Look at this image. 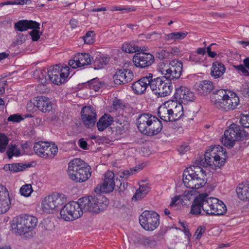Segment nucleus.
Instances as JSON below:
<instances>
[{"label":"nucleus","mask_w":249,"mask_h":249,"mask_svg":"<svg viewBox=\"0 0 249 249\" xmlns=\"http://www.w3.org/2000/svg\"><path fill=\"white\" fill-rule=\"evenodd\" d=\"M226 151L218 145H215L205 152L204 158L198 157L194 163L199 167H220L225 162Z\"/></svg>","instance_id":"nucleus-1"},{"label":"nucleus","mask_w":249,"mask_h":249,"mask_svg":"<svg viewBox=\"0 0 249 249\" xmlns=\"http://www.w3.org/2000/svg\"><path fill=\"white\" fill-rule=\"evenodd\" d=\"M183 182L187 188L193 190L198 189L207 183L206 174L200 167L196 165L187 168L184 171Z\"/></svg>","instance_id":"nucleus-2"},{"label":"nucleus","mask_w":249,"mask_h":249,"mask_svg":"<svg viewBox=\"0 0 249 249\" xmlns=\"http://www.w3.org/2000/svg\"><path fill=\"white\" fill-rule=\"evenodd\" d=\"M69 177L76 182L87 181L91 175L90 167L80 159H74L68 164Z\"/></svg>","instance_id":"nucleus-3"},{"label":"nucleus","mask_w":249,"mask_h":249,"mask_svg":"<svg viewBox=\"0 0 249 249\" xmlns=\"http://www.w3.org/2000/svg\"><path fill=\"white\" fill-rule=\"evenodd\" d=\"M158 114L165 122L176 121L184 114L183 106L177 101H168L159 108Z\"/></svg>","instance_id":"nucleus-4"},{"label":"nucleus","mask_w":249,"mask_h":249,"mask_svg":"<svg viewBox=\"0 0 249 249\" xmlns=\"http://www.w3.org/2000/svg\"><path fill=\"white\" fill-rule=\"evenodd\" d=\"M38 222L36 217L28 214L17 216L13 221L12 231L19 235L24 234L35 229Z\"/></svg>","instance_id":"nucleus-5"},{"label":"nucleus","mask_w":249,"mask_h":249,"mask_svg":"<svg viewBox=\"0 0 249 249\" xmlns=\"http://www.w3.org/2000/svg\"><path fill=\"white\" fill-rule=\"evenodd\" d=\"M79 203H81L83 212L98 213L107 207L109 202L107 198L103 196H89L80 198Z\"/></svg>","instance_id":"nucleus-6"},{"label":"nucleus","mask_w":249,"mask_h":249,"mask_svg":"<svg viewBox=\"0 0 249 249\" xmlns=\"http://www.w3.org/2000/svg\"><path fill=\"white\" fill-rule=\"evenodd\" d=\"M182 63L178 60H173L169 64L161 62L157 66V70L164 75L167 79L173 80L180 77L182 71Z\"/></svg>","instance_id":"nucleus-7"},{"label":"nucleus","mask_w":249,"mask_h":249,"mask_svg":"<svg viewBox=\"0 0 249 249\" xmlns=\"http://www.w3.org/2000/svg\"><path fill=\"white\" fill-rule=\"evenodd\" d=\"M245 136L246 132L243 129L236 124H232L225 130L221 141L225 146L231 148L235 144V141L240 140Z\"/></svg>","instance_id":"nucleus-8"},{"label":"nucleus","mask_w":249,"mask_h":249,"mask_svg":"<svg viewBox=\"0 0 249 249\" xmlns=\"http://www.w3.org/2000/svg\"><path fill=\"white\" fill-rule=\"evenodd\" d=\"M83 213V210L79 203V199L77 202L71 201L65 204L60 212L61 218L66 221L78 218Z\"/></svg>","instance_id":"nucleus-9"},{"label":"nucleus","mask_w":249,"mask_h":249,"mask_svg":"<svg viewBox=\"0 0 249 249\" xmlns=\"http://www.w3.org/2000/svg\"><path fill=\"white\" fill-rule=\"evenodd\" d=\"M64 198L60 194L54 193L45 196L41 201V209L46 213L58 211L64 204Z\"/></svg>","instance_id":"nucleus-10"},{"label":"nucleus","mask_w":249,"mask_h":249,"mask_svg":"<svg viewBox=\"0 0 249 249\" xmlns=\"http://www.w3.org/2000/svg\"><path fill=\"white\" fill-rule=\"evenodd\" d=\"M139 221L143 229L146 231H153L160 224V215L154 211L145 210L140 215Z\"/></svg>","instance_id":"nucleus-11"},{"label":"nucleus","mask_w":249,"mask_h":249,"mask_svg":"<svg viewBox=\"0 0 249 249\" xmlns=\"http://www.w3.org/2000/svg\"><path fill=\"white\" fill-rule=\"evenodd\" d=\"M69 71L70 68L67 66L62 67L56 65L50 68L48 71L49 81L57 85L65 83L68 80Z\"/></svg>","instance_id":"nucleus-12"},{"label":"nucleus","mask_w":249,"mask_h":249,"mask_svg":"<svg viewBox=\"0 0 249 249\" xmlns=\"http://www.w3.org/2000/svg\"><path fill=\"white\" fill-rule=\"evenodd\" d=\"M115 185L121 186V181L117 178L115 180L114 173L112 171H108L104 174L103 183L98 184L95 188L94 191L97 194L109 193L114 190Z\"/></svg>","instance_id":"nucleus-13"},{"label":"nucleus","mask_w":249,"mask_h":249,"mask_svg":"<svg viewBox=\"0 0 249 249\" xmlns=\"http://www.w3.org/2000/svg\"><path fill=\"white\" fill-rule=\"evenodd\" d=\"M150 81V88L155 95L159 97H165L172 92V84L163 80V78L157 77L153 79L152 77Z\"/></svg>","instance_id":"nucleus-14"},{"label":"nucleus","mask_w":249,"mask_h":249,"mask_svg":"<svg viewBox=\"0 0 249 249\" xmlns=\"http://www.w3.org/2000/svg\"><path fill=\"white\" fill-rule=\"evenodd\" d=\"M81 120L87 128H91L95 125L97 121L96 112L92 106H85L81 111Z\"/></svg>","instance_id":"nucleus-15"},{"label":"nucleus","mask_w":249,"mask_h":249,"mask_svg":"<svg viewBox=\"0 0 249 249\" xmlns=\"http://www.w3.org/2000/svg\"><path fill=\"white\" fill-rule=\"evenodd\" d=\"M154 61V56L149 53H138L133 58L134 64L139 68H143L152 65Z\"/></svg>","instance_id":"nucleus-16"},{"label":"nucleus","mask_w":249,"mask_h":249,"mask_svg":"<svg viewBox=\"0 0 249 249\" xmlns=\"http://www.w3.org/2000/svg\"><path fill=\"white\" fill-rule=\"evenodd\" d=\"M133 78V72L128 69L119 70L113 77L114 82L118 85L125 84L131 81Z\"/></svg>","instance_id":"nucleus-17"},{"label":"nucleus","mask_w":249,"mask_h":249,"mask_svg":"<svg viewBox=\"0 0 249 249\" xmlns=\"http://www.w3.org/2000/svg\"><path fill=\"white\" fill-rule=\"evenodd\" d=\"M174 96L177 100L184 104L188 102H192L195 97L193 92L187 87L182 86L176 89Z\"/></svg>","instance_id":"nucleus-18"},{"label":"nucleus","mask_w":249,"mask_h":249,"mask_svg":"<svg viewBox=\"0 0 249 249\" xmlns=\"http://www.w3.org/2000/svg\"><path fill=\"white\" fill-rule=\"evenodd\" d=\"M153 77L152 73H148L146 76L141 78L137 81L134 82L132 85L134 92L137 94L143 93L147 88L150 87V80Z\"/></svg>","instance_id":"nucleus-19"},{"label":"nucleus","mask_w":249,"mask_h":249,"mask_svg":"<svg viewBox=\"0 0 249 249\" xmlns=\"http://www.w3.org/2000/svg\"><path fill=\"white\" fill-rule=\"evenodd\" d=\"M11 205L9 192L3 185L0 184V214L7 212Z\"/></svg>","instance_id":"nucleus-20"},{"label":"nucleus","mask_w":249,"mask_h":249,"mask_svg":"<svg viewBox=\"0 0 249 249\" xmlns=\"http://www.w3.org/2000/svg\"><path fill=\"white\" fill-rule=\"evenodd\" d=\"M224 89H220L218 90L214 98L212 99V102L215 107L225 111H229L227 102L224 96L221 95L220 93L224 94Z\"/></svg>","instance_id":"nucleus-21"},{"label":"nucleus","mask_w":249,"mask_h":249,"mask_svg":"<svg viewBox=\"0 0 249 249\" xmlns=\"http://www.w3.org/2000/svg\"><path fill=\"white\" fill-rule=\"evenodd\" d=\"M154 116L147 113L142 114L139 116L137 119V125L142 133L145 134V131L147 129Z\"/></svg>","instance_id":"nucleus-22"},{"label":"nucleus","mask_w":249,"mask_h":249,"mask_svg":"<svg viewBox=\"0 0 249 249\" xmlns=\"http://www.w3.org/2000/svg\"><path fill=\"white\" fill-rule=\"evenodd\" d=\"M224 94L220 93L221 95L225 97L227 102L229 110H233L236 108L239 104V98L235 92L224 89Z\"/></svg>","instance_id":"nucleus-23"},{"label":"nucleus","mask_w":249,"mask_h":249,"mask_svg":"<svg viewBox=\"0 0 249 249\" xmlns=\"http://www.w3.org/2000/svg\"><path fill=\"white\" fill-rule=\"evenodd\" d=\"M35 105L43 113L49 112L52 109V103L50 99L44 96L37 97Z\"/></svg>","instance_id":"nucleus-24"},{"label":"nucleus","mask_w":249,"mask_h":249,"mask_svg":"<svg viewBox=\"0 0 249 249\" xmlns=\"http://www.w3.org/2000/svg\"><path fill=\"white\" fill-rule=\"evenodd\" d=\"M162 129V124L161 122L158 118L154 116L147 129L145 131L144 135L153 136L160 133Z\"/></svg>","instance_id":"nucleus-25"},{"label":"nucleus","mask_w":249,"mask_h":249,"mask_svg":"<svg viewBox=\"0 0 249 249\" xmlns=\"http://www.w3.org/2000/svg\"><path fill=\"white\" fill-rule=\"evenodd\" d=\"M203 198L202 210L208 215H213L214 204H215L216 198L215 197H209L207 194H201Z\"/></svg>","instance_id":"nucleus-26"},{"label":"nucleus","mask_w":249,"mask_h":249,"mask_svg":"<svg viewBox=\"0 0 249 249\" xmlns=\"http://www.w3.org/2000/svg\"><path fill=\"white\" fill-rule=\"evenodd\" d=\"M195 86L197 92L203 96L207 95L213 89V84L209 80L201 81L196 83Z\"/></svg>","instance_id":"nucleus-27"},{"label":"nucleus","mask_w":249,"mask_h":249,"mask_svg":"<svg viewBox=\"0 0 249 249\" xmlns=\"http://www.w3.org/2000/svg\"><path fill=\"white\" fill-rule=\"evenodd\" d=\"M38 23L35 21L21 20L15 23V28L19 31L23 32L31 28H37Z\"/></svg>","instance_id":"nucleus-28"},{"label":"nucleus","mask_w":249,"mask_h":249,"mask_svg":"<svg viewBox=\"0 0 249 249\" xmlns=\"http://www.w3.org/2000/svg\"><path fill=\"white\" fill-rule=\"evenodd\" d=\"M48 72L43 69H37L34 72V77L37 80L40 84L37 87V90H39L41 86L44 87L49 82V79L46 78Z\"/></svg>","instance_id":"nucleus-29"},{"label":"nucleus","mask_w":249,"mask_h":249,"mask_svg":"<svg viewBox=\"0 0 249 249\" xmlns=\"http://www.w3.org/2000/svg\"><path fill=\"white\" fill-rule=\"evenodd\" d=\"M236 193L241 200H249V182L239 184L236 188Z\"/></svg>","instance_id":"nucleus-30"},{"label":"nucleus","mask_w":249,"mask_h":249,"mask_svg":"<svg viewBox=\"0 0 249 249\" xmlns=\"http://www.w3.org/2000/svg\"><path fill=\"white\" fill-rule=\"evenodd\" d=\"M113 121V118L110 115L105 114L102 116L97 123L98 129L102 131L110 125Z\"/></svg>","instance_id":"nucleus-31"},{"label":"nucleus","mask_w":249,"mask_h":249,"mask_svg":"<svg viewBox=\"0 0 249 249\" xmlns=\"http://www.w3.org/2000/svg\"><path fill=\"white\" fill-rule=\"evenodd\" d=\"M226 68L224 65L218 61H215L213 64L211 75L215 78L221 76L225 72Z\"/></svg>","instance_id":"nucleus-32"},{"label":"nucleus","mask_w":249,"mask_h":249,"mask_svg":"<svg viewBox=\"0 0 249 249\" xmlns=\"http://www.w3.org/2000/svg\"><path fill=\"white\" fill-rule=\"evenodd\" d=\"M201 194L196 196L191 206V213L195 215H198L201 213L202 209V201Z\"/></svg>","instance_id":"nucleus-33"},{"label":"nucleus","mask_w":249,"mask_h":249,"mask_svg":"<svg viewBox=\"0 0 249 249\" xmlns=\"http://www.w3.org/2000/svg\"><path fill=\"white\" fill-rule=\"evenodd\" d=\"M77 54L80 67L89 65L93 61V57L89 53H78Z\"/></svg>","instance_id":"nucleus-34"},{"label":"nucleus","mask_w":249,"mask_h":249,"mask_svg":"<svg viewBox=\"0 0 249 249\" xmlns=\"http://www.w3.org/2000/svg\"><path fill=\"white\" fill-rule=\"evenodd\" d=\"M213 209H212L213 215H223L227 211V208L225 204L221 200L216 198Z\"/></svg>","instance_id":"nucleus-35"},{"label":"nucleus","mask_w":249,"mask_h":249,"mask_svg":"<svg viewBox=\"0 0 249 249\" xmlns=\"http://www.w3.org/2000/svg\"><path fill=\"white\" fill-rule=\"evenodd\" d=\"M58 153V148L54 144L50 145L49 143L48 148H46L45 151H44L43 154L41 157L43 158H53Z\"/></svg>","instance_id":"nucleus-36"},{"label":"nucleus","mask_w":249,"mask_h":249,"mask_svg":"<svg viewBox=\"0 0 249 249\" xmlns=\"http://www.w3.org/2000/svg\"><path fill=\"white\" fill-rule=\"evenodd\" d=\"M187 32H174L164 36V39L167 41L169 40H179L184 39L187 35Z\"/></svg>","instance_id":"nucleus-37"},{"label":"nucleus","mask_w":249,"mask_h":249,"mask_svg":"<svg viewBox=\"0 0 249 249\" xmlns=\"http://www.w3.org/2000/svg\"><path fill=\"white\" fill-rule=\"evenodd\" d=\"M150 188L147 185H140L137 190L135 195L132 197V200H138L143 198L149 192Z\"/></svg>","instance_id":"nucleus-38"},{"label":"nucleus","mask_w":249,"mask_h":249,"mask_svg":"<svg viewBox=\"0 0 249 249\" xmlns=\"http://www.w3.org/2000/svg\"><path fill=\"white\" fill-rule=\"evenodd\" d=\"M49 143L45 142H39L35 143L34 146V149L36 153L39 157H41L44 151L46 148H48Z\"/></svg>","instance_id":"nucleus-39"},{"label":"nucleus","mask_w":249,"mask_h":249,"mask_svg":"<svg viewBox=\"0 0 249 249\" xmlns=\"http://www.w3.org/2000/svg\"><path fill=\"white\" fill-rule=\"evenodd\" d=\"M26 167H27V166L25 164L21 163H17L6 165L4 168L6 170H8L14 173H16L23 171Z\"/></svg>","instance_id":"nucleus-40"},{"label":"nucleus","mask_w":249,"mask_h":249,"mask_svg":"<svg viewBox=\"0 0 249 249\" xmlns=\"http://www.w3.org/2000/svg\"><path fill=\"white\" fill-rule=\"evenodd\" d=\"M122 50L127 53H133L139 51L140 48L133 42H127L123 44Z\"/></svg>","instance_id":"nucleus-41"},{"label":"nucleus","mask_w":249,"mask_h":249,"mask_svg":"<svg viewBox=\"0 0 249 249\" xmlns=\"http://www.w3.org/2000/svg\"><path fill=\"white\" fill-rule=\"evenodd\" d=\"M33 192L32 186L31 184H26L21 186L19 192L21 196L25 197H29Z\"/></svg>","instance_id":"nucleus-42"},{"label":"nucleus","mask_w":249,"mask_h":249,"mask_svg":"<svg viewBox=\"0 0 249 249\" xmlns=\"http://www.w3.org/2000/svg\"><path fill=\"white\" fill-rule=\"evenodd\" d=\"M7 155L9 159H11L13 156H19L20 155V150L16 145H11L8 149Z\"/></svg>","instance_id":"nucleus-43"},{"label":"nucleus","mask_w":249,"mask_h":249,"mask_svg":"<svg viewBox=\"0 0 249 249\" xmlns=\"http://www.w3.org/2000/svg\"><path fill=\"white\" fill-rule=\"evenodd\" d=\"M9 142V139L4 134H0V153L4 152Z\"/></svg>","instance_id":"nucleus-44"},{"label":"nucleus","mask_w":249,"mask_h":249,"mask_svg":"<svg viewBox=\"0 0 249 249\" xmlns=\"http://www.w3.org/2000/svg\"><path fill=\"white\" fill-rule=\"evenodd\" d=\"M88 86L89 88L93 89L94 90L96 91L101 88V84L98 79L94 78L87 82L86 87Z\"/></svg>","instance_id":"nucleus-45"},{"label":"nucleus","mask_w":249,"mask_h":249,"mask_svg":"<svg viewBox=\"0 0 249 249\" xmlns=\"http://www.w3.org/2000/svg\"><path fill=\"white\" fill-rule=\"evenodd\" d=\"M32 30L29 33L33 41H37L40 38L42 33L39 31L40 29V24L38 23V27L37 28H31Z\"/></svg>","instance_id":"nucleus-46"},{"label":"nucleus","mask_w":249,"mask_h":249,"mask_svg":"<svg viewBox=\"0 0 249 249\" xmlns=\"http://www.w3.org/2000/svg\"><path fill=\"white\" fill-rule=\"evenodd\" d=\"M108 62V58L107 57H99L95 60L94 62V66L97 67V69H101L103 68Z\"/></svg>","instance_id":"nucleus-47"},{"label":"nucleus","mask_w":249,"mask_h":249,"mask_svg":"<svg viewBox=\"0 0 249 249\" xmlns=\"http://www.w3.org/2000/svg\"><path fill=\"white\" fill-rule=\"evenodd\" d=\"M183 199L181 195L176 196L172 198L171 203L169 205V208H173L178 205L179 204H182Z\"/></svg>","instance_id":"nucleus-48"},{"label":"nucleus","mask_w":249,"mask_h":249,"mask_svg":"<svg viewBox=\"0 0 249 249\" xmlns=\"http://www.w3.org/2000/svg\"><path fill=\"white\" fill-rule=\"evenodd\" d=\"M156 57L160 60L169 57V53L168 50L162 49L157 51L156 53Z\"/></svg>","instance_id":"nucleus-49"},{"label":"nucleus","mask_w":249,"mask_h":249,"mask_svg":"<svg viewBox=\"0 0 249 249\" xmlns=\"http://www.w3.org/2000/svg\"><path fill=\"white\" fill-rule=\"evenodd\" d=\"M93 35V31H89L87 32L85 36L83 37L85 43L89 44L93 43L94 42Z\"/></svg>","instance_id":"nucleus-50"},{"label":"nucleus","mask_w":249,"mask_h":249,"mask_svg":"<svg viewBox=\"0 0 249 249\" xmlns=\"http://www.w3.org/2000/svg\"><path fill=\"white\" fill-rule=\"evenodd\" d=\"M112 106L116 110H123L125 107V105L123 101L119 99H115L113 102Z\"/></svg>","instance_id":"nucleus-51"},{"label":"nucleus","mask_w":249,"mask_h":249,"mask_svg":"<svg viewBox=\"0 0 249 249\" xmlns=\"http://www.w3.org/2000/svg\"><path fill=\"white\" fill-rule=\"evenodd\" d=\"M240 123L244 127H249V114L243 115L240 120Z\"/></svg>","instance_id":"nucleus-52"},{"label":"nucleus","mask_w":249,"mask_h":249,"mask_svg":"<svg viewBox=\"0 0 249 249\" xmlns=\"http://www.w3.org/2000/svg\"><path fill=\"white\" fill-rule=\"evenodd\" d=\"M22 120H23V118L20 115L18 114L11 115L7 119V120L9 122L16 123L20 122Z\"/></svg>","instance_id":"nucleus-53"},{"label":"nucleus","mask_w":249,"mask_h":249,"mask_svg":"<svg viewBox=\"0 0 249 249\" xmlns=\"http://www.w3.org/2000/svg\"><path fill=\"white\" fill-rule=\"evenodd\" d=\"M77 54H76L72 59L69 60V65L72 68L76 69L80 67L78 62Z\"/></svg>","instance_id":"nucleus-54"},{"label":"nucleus","mask_w":249,"mask_h":249,"mask_svg":"<svg viewBox=\"0 0 249 249\" xmlns=\"http://www.w3.org/2000/svg\"><path fill=\"white\" fill-rule=\"evenodd\" d=\"M234 68L239 71H241L245 76H249V71L244 65L234 66Z\"/></svg>","instance_id":"nucleus-55"},{"label":"nucleus","mask_w":249,"mask_h":249,"mask_svg":"<svg viewBox=\"0 0 249 249\" xmlns=\"http://www.w3.org/2000/svg\"><path fill=\"white\" fill-rule=\"evenodd\" d=\"M194 191H185L183 194L181 195L183 200H190L191 197L194 195Z\"/></svg>","instance_id":"nucleus-56"},{"label":"nucleus","mask_w":249,"mask_h":249,"mask_svg":"<svg viewBox=\"0 0 249 249\" xmlns=\"http://www.w3.org/2000/svg\"><path fill=\"white\" fill-rule=\"evenodd\" d=\"M168 50L169 53V56H170L171 54L174 55H178L180 52L179 49L177 47L169 48Z\"/></svg>","instance_id":"nucleus-57"},{"label":"nucleus","mask_w":249,"mask_h":249,"mask_svg":"<svg viewBox=\"0 0 249 249\" xmlns=\"http://www.w3.org/2000/svg\"><path fill=\"white\" fill-rule=\"evenodd\" d=\"M205 230V227L200 226L198 228L197 230L195 232L194 236H196V239H199L201 237L202 233L204 232Z\"/></svg>","instance_id":"nucleus-58"},{"label":"nucleus","mask_w":249,"mask_h":249,"mask_svg":"<svg viewBox=\"0 0 249 249\" xmlns=\"http://www.w3.org/2000/svg\"><path fill=\"white\" fill-rule=\"evenodd\" d=\"M144 167L143 164H139L135 167L130 169L128 171H130L131 175H133L137 173L139 171L142 170Z\"/></svg>","instance_id":"nucleus-59"},{"label":"nucleus","mask_w":249,"mask_h":249,"mask_svg":"<svg viewBox=\"0 0 249 249\" xmlns=\"http://www.w3.org/2000/svg\"><path fill=\"white\" fill-rule=\"evenodd\" d=\"M142 243L144 246H151L154 245L155 241L150 238H144L142 240Z\"/></svg>","instance_id":"nucleus-60"},{"label":"nucleus","mask_w":249,"mask_h":249,"mask_svg":"<svg viewBox=\"0 0 249 249\" xmlns=\"http://www.w3.org/2000/svg\"><path fill=\"white\" fill-rule=\"evenodd\" d=\"M189 60L195 63H197L201 62V58L196 54H191L189 57Z\"/></svg>","instance_id":"nucleus-61"},{"label":"nucleus","mask_w":249,"mask_h":249,"mask_svg":"<svg viewBox=\"0 0 249 249\" xmlns=\"http://www.w3.org/2000/svg\"><path fill=\"white\" fill-rule=\"evenodd\" d=\"M31 3V0H15V5H23L29 4Z\"/></svg>","instance_id":"nucleus-62"},{"label":"nucleus","mask_w":249,"mask_h":249,"mask_svg":"<svg viewBox=\"0 0 249 249\" xmlns=\"http://www.w3.org/2000/svg\"><path fill=\"white\" fill-rule=\"evenodd\" d=\"M79 146L83 149H87V142L84 139H80L78 141Z\"/></svg>","instance_id":"nucleus-63"},{"label":"nucleus","mask_w":249,"mask_h":249,"mask_svg":"<svg viewBox=\"0 0 249 249\" xmlns=\"http://www.w3.org/2000/svg\"><path fill=\"white\" fill-rule=\"evenodd\" d=\"M154 34H155V33H153L152 34H140L139 35V38L142 40H144L145 39H150V38H151L152 35Z\"/></svg>","instance_id":"nucleus-64"}]
</instances>
